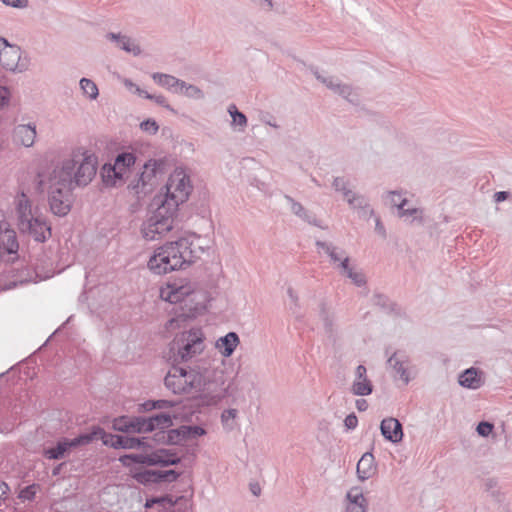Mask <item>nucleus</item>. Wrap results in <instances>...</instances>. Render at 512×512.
Here are the masks:
<instances>
[{
    "label": "nucleus",
    "mask_w": 512,
    "mask_h": 512,
    "mask_svg": "<svg viewBox=\"0 0 512 512\" xmlns=\"http://www.w3.org/2000/svg\"><path fill=\"white\" fill-rule=\"evenodd\" d=\"M18 242L15 231L5 228L0 231V256H7V261L13 262L17 258Z\"/></svg>",
    "instance_id": "2eb2a0df"
},
{
    "label": "nucleus",
    "mask_w": 512,
    "mask_h": 512,
    "mask_svg": "<svg viewBox=\"0 0 512 512\" xmlns=\"http://www.w3.org/2000/svg\"><path fill=\"white\" fill-rule=\"evenodd\" d=\"M374 456L371 453H365L357 463V475L360 480H366L375 473Z\"/></svg>",
    "instance_id": "393cba45"
},
{
    "label": "nucleus",
    "mask_w": 512,
    "mask_h": 512,
    "mask_svg": "<svg viewBox=\"0 0 512 512\" xmlns=\"http://www.w3.org/2000/svg\"><path fill=\"white\" fill-rule=\"evenodd\" d=\"M172 404L166 400H158V401H147L143 404L145 410L152 409H164L170 407Z\"/></svg>",
    "instance_id": "4c0bfd02"
},
{
    "label": "nucleus",
    "mask_w": 512,
    "mask_h": 512,
    "mask_svg": "<svg viewBox=\"0 0 512 512\" xmlns=\"http://www.w3.org/2000/svg\"><path fill=\"white\" fill-rule=\"evenodd\" d=\"M332 187L336 192H340L345 200L349 196H352L354 192L349 188V181L344 177H335L332 182Z\"/></svg>",
    "instance_id": "7c9ffc66"
},
{
    "label": "nucleus",
    "mask_w": 512,
    "mask_h": 512,
    "mask_svg": "<svg viewBox=\"0 0 512 512\" xmlns=\"http://www.w3.org/2000/svg\"><path fill=\"white\" fill-rule=\"evenodd\" d=\"M98 432H91L89 434L80 435L74 439H63L57 443L55 447L46 448L44 456L48 459H61L68 453L71 448L79 445L88 444L97 438Z\"/></svg>",
    "instance_id": "f8f14e48"
},
{
    "label": "nucleus",
    "mask_w": 512,
    "mask_h": 512,
    "mask_svg": "<svg viewBox=\"0 0 512 512\" xmlns=\"http://www.w3.org/2000/svg\"><path fill=\"white\" fill-rule=\"evenodd\" d=\"M136 89H135V92L139 95V96H142V89L139 88L138 86H135Z\"/></svg>",
    "instance_id": "864d4df0"
},
{
    "label": "nucleus",
    "mask_w": 512,
    "mask_h": 512,
    "mask_svg": "<svg viewBox=\"0 0 512 512\" xmlns=\"http://www.w3.org/2000/svg\"><path fill=\"white\" fill-rule=\"evenodd\" d=\"M36 493V486L35 485H31V486H28L24 489H22L19 493V497L21 499H27V500H30L33 498V496L35 495Z\"/></svg>",
    "instance_id": "a19ab883"
},
{
    "label": "nucleus",
    "mask_w": 512,
    "mask_h": 512,
    "mask_svg": "<svg viewBox=\"0 0 512 512\" xmlns=\"http://www.w3.org/2000/svg\"><path fill=\"white\" fill-rule=\"evenodd\" d=\"M145 92H146V91L142 90V96H141V97H143V98H144Z\"/></svg>",
    "instance_id": "13d9d810"
},
{
    "label": "nucleus",
    "mask_w": 512,
    "mask_h": 512,
    "mask_svg": "<svg viewBox=\"0 0 512 512\" xmlns=\"http://www.w3.org/2000/svg\"><path fill=\"white\" fill-rule=\"evenodd\" d=\"M171 425V417L165 413L158 414L147 420L122 416L113 421V428L122 432H147L158 428L164 429Z\"/></svg>",
    "instance_id": "0eeeda50"
},
{
    "label": "nucleus",
    "mask_w": 512,
    "mask_h": 512,
    "mask_svg": "<svg viewBox=\"0 0 512 512\" xmlns=\"http://www.w3.org/2000/svg\"><path fill=\"white\" fill-rule=\"evenodd\" d=\"M346 201L353 210L357 211L361 220L369 221L374 215V210L364 195L353 192Z\"/></svg>",
    "instance_id": "a211bd4d"
},
{
    "label": "nucleus",
    "mask_w": 512,
    "mask_h": 512,
    "mask_svg": "<svg viewBox=\"0 0 512 512\" xmlns=\"http://www.w3.org/2000/svg\"><path fill=\"white\" fill-rule=\"evenodd\" d=\"M356 407L359 411H365L368 408V403L365 399H359L356 401Z\"/></svg>",
    "instance_id": "09e8293b"
},
{
    "label": "nucleus",
    "mask_w": 512,
    "mask_h": 512,
    "mask_svg": "<svg viewBox=\"0 0 512 512\" xmlns=\"http://www.w3.org/2000/svg\"><path fill=\"white\" fill-rule=\"evenodd\" d=\"M383 203L391 208H397L400 217L412 218V221L423 222V209L415 207H407L408 200L403 196L402 191H388L382 196Z\"/></svg>",
    "instance_id": "9b49d317"
},
{
    "label": "nucleus",
    "mask_w": 512,
    "mask_h": 512,
    "mask_svg": "<svg viewBox=\"0 0 512 512\" xmlns=\"http://www.w3.org/2000/svg\"><path fill=\"white\" fill-rule=\"evenodd\" d=\"M126 86H134V84L131 81H126Z\"/></svg>",
    "instance_id": "6e6d98bb"
},
{
    "label": "nucleus",
    "mask_w": 512,
    "mask_h": 512,
    "mask_svg": "<svg viewBox=\"0 0 512 512\" xmlns=\"http://www.w3.org/2000/svg\"><path fill=\"white\" fill-rule=\"evenodd\" d=\"M29 234L34 237L38 242H43L48 236L51 235L49 226H28Z\"/></svg>",
    "instance_id": "72a5a7b5"
},
{
    "label": "nucleus",
    "mask_w": 512,
    "mask_h": 512,
    "mask_svg": "<svg viewBox=\"0 0 512 512\" xmlns=\"http://www.w3.org/2000/svg\"><path fill=\"white\" fill-rule=\"evenodd\" d=\"M6 224L4 220L0 221V225Z\"/></svg>",
    "instance_id": "bf43d9fd"
},
{
    "label": "nucleus",
    "mask_w": 512,
    "mask_h": 512,
    "mask_svg": "<svg viewBox=\"0 0 512 512\" xmlns=\"http://www.w3.org/2000/svg\"><path fill=\"white\" fill-rule=\"evenodd\" d=\"M250 489H251L252 493L256 496H258L261 492V488L258 483L251 484Z\"/></svg>",
    "instance_id": "3c124183"
},
{
    "label": "nucleus",
    "mask_w": 512,
    "mask_h": 512,
    "mask_svg": "<svg viewBox=\"0 0 512 512\" xmlns=\"http://www.w3.org/2000/svg\"><path fill=\"white\" fill-rule=\"evenodd\" d=\"M338 95L342 96L344 99L349 101L350 103L358 102V95L354 92L353 88L350 85L340 83L337 87L336 92Z\"/></svg>",
    "instance_id": "473e14b6"
},
{
    "label": "nucleus",
    "mask_w": 512,
    "mask_h": 512,
    "mask_svg": "<svg viewBox=\"0 0 512 512\" xmlns=\"http://www.w3.org/2000/svg\"><path fill=\"white\" fill-rule=\"evenodd\" d=\"M164 501H168L170 506L174 505L173 501L170 498H153V499L147 500L146 507H152L154 504L164 502Z\"/></svg>",
    "instance_id": "de8ad7c7"
},
{
    "label": "nucleus",
    "mask_w": 512,
    "mask_h": 512,
    "mask_svg": "<svg viewBox=\"0 0 512 512\" xmlns=\"http://www.w3.org/2000/svg\"><path fill=\"white\" fill-rule=\"evenodd\" d=\"M10 91L7 87L0 85V106H5L9 103Z\"/></svg>",
    "instance_id": "79ce46f5"
},
{
    "label": "nucleus",
    "mask_w": 512,
    "mask_h": 512,
    "mask_svg": "<svg viewBox=\"0 0 512 512\" xmlns=\"http://www.w3.org/2000/svg\"><path fill=\"white\" fill-rule=\"evenodd\" d=\"M165 194L155 196L152 202L156 206L153 224H164L173 220L178 208L185 203L193 191L190 175L183 167H176L165 185Z\"/></svg>",
    "instance_id": "39448f33"
},
{
    "label": "nucleus",
    "mask_w": 512,
    "mask_h": 512,
    "mask_svg": "<svg viewBox=\"0 0 512 512\" xmlns=\"http://www.w3.org/2000/svg\"><path fill=\"white\" fill-rule=\"evenodd\" d=\"M228 113L232 118V125L240 126L241 130L247 125V117L244 113L240 112L234 104L228 107Z\"/></svg>",
    "instance_id": "2f4dec72"
},
{
    "label": "nucleus",
    "mask_w": 512,
    "mask_h": 512,
    "mask_svg": "<svg viewBox=\"0 0 512 512\" xmlns=\"http://www.w3.org/2000/svg\"><path fill=\"white\" fill-rule=\"evenodd\" d=\"M459 383L465 388L478 389L482 386L483 380L476 369L470 368L460 375Z\"/></svg>",
    "instance_id": "bb28decb"
},
{
    "label": "nucleus",
    "mask_w": 512,
    "mask_h": 512,
    "mask_svg": "<svg viewBox=\"0 0 512 512\" xmlns=\"http://www.w3.org/2000/svg\"><path fill=\"white\" fill-rule=\"evenodd\" d=\"M200 237L189 233L176 241H168L156 248L147 262V268L155 275H166L190 265L203 251L198 244Z\"/></svg>",
    "instance_id": "7ed1b4c3"
},
{
    "label": "nucleus",
    "mask_w": 512,
    "mask_h": 512,
    "mask_svg": "<svg viewBox=\"0 0 512 512\" xmlns=\"http://www.w3.org/2000/svg\"><path fill=\"white\" fill-rule=\"evenodd\" d=\"M172 228L173 226H143L141 234L148 242L168 240Z\"/></svg>",
    "instance_id": "5701e85b"
},
{
    "label": "nucleus",
    "mask_w": 512,
    "mask_h": 512,
    "mask_svg": "<svg viewBox=\"0 0 512 512\" xmlns=\"http://www.w3.org/2000/svg\"><path fill=\"white\" fill-rule=\"evenodd\" d=\"M204 335L200 329H192L181 333L174 344L177 347L178 354L183 360H188L202 352Z\"/></svg>",
    "instance_id": "9d476101"
},
{
    "label": "nucleus",
    "mask_w": 512,
    "mask_h": 512,
    "mask_svg": "<svg viewBox=\"0 0 512 512\" xmlns=\"http://www.w3.org/2000/svg\"><path fill=\"white\" fill-rule=\"evenodd\" d=\"M315 75H316V78L318 80H320L323 84H325L328 89L332 90L333 92H336L337 87L339 86L340 82H338L333 77H323L320 74H318L317 72L315 73Z\"/></svg>",
    "instance_id": "58836bf2"
},
{
    "label": "nucleus",
    "mask_w": 512,
    "mask_h": 512,
    "mask_svg": "<svg viewBox=\"0 0 512 512\" xmlns=\"http://www.w3.org/2000/svg\"><path fill=\"white\" fill-rule=\"evenodd\" d=\"M239 343L238 335L235 332H229L216 341L215 347L223 357H230Z\"/></svg>",
    "instance_id": "4be33fe9"
},
{
    "label": "nucleus",
    "mask_w": 512,
    "mask_h": 512,
    "mask_svg": "<svg viewBox=\"0 0 512 512\" xmlns=\"http://www.w3.org/2000/svg\"><path fill=\"white\" fill-rule=\"evenodd\" d=\"M493 430V425L489 422H481L477 426V432L481 436H488Z\"/></svg>",
    "instance_id": "ea45409f"
},
{
    "label": "nucleus",
    "mask_w": 512,
    "mask_h": 512,
    "mask_svg": "<svg viewBox=\"0 0 512 512\" xmlns=\"http://www.w3.org/2000/svg\"><path fill=\"white\" fill-rule=\"evenodd\" d=\"M159 297L170 304L180 305L190 316L206 309V293L188 278L178 277L164 282L159 288Z\"/></svg>",
    "instance_id": "423d86ee"
},
{
    "label": "nucleus",
    "mask_w": 512,
    "mask_h": 512,
    "mask_svg": "<svg viewBox=\"0 0 512 512\" xmlns=\"http://www.w3.org/2000/svg\"><path fill=\"white\" fill-rule=\"evenodd\" d=\"M164 163L162 160L151 159L143 166L142 172L139 174L137 183L134 188L147 192L155 184L157 174L163 172Z\"/></svg>",
    "instance_id": "ddd939ff"
},
{
    "label": "nucleus",
    "mask_w": 512,
    "mask_h": 512,
    "mask_svg": "<svg viewBox=\"0 0 512 512\" xmlns=\"http://www.w3.org/2000/svg\"><path fill=\"white\" fill-rule=\"evenodd\" d=\"M140 128L150 135H155L159 130V125L154 119L149 118L140 123Z\"/></svg>",
    "instance_id": "c9c22d12"
},
{
    "label": "nucleus",
    "mask_w": 512,
    "mask_h": 512,
    "mask_svg": "<svg viewBox=\"0 0 512 512\" xmlns=\"http://www.w3.org/2000/svg\"><path fill=\"white\" fill-rule=\"evenodd\" d=\"M18 224H47L38 205H34L23 191L14 198Z\"/></svg>",
    "instance_id": "1a4fd4ad"
},
{
    "label": "nucleus",
    "mask_w": 512,
    "mask_h": 512,
    "mask_svg": "<svg viewBox=\"0 0 512 512\" xmlns=\"http://www.w3.org/2000/svg\"><path fill=\"white\" fill-rule=\"evenodd\" d=\"M381 433L385 439L397 443L403 438L402 425L396 418L383 419L380 425Z\"/></svg>",
    "instance_id": "412c9836"
},
{
    "label": "nucleus",
    "mask_w": 512,
    "mask_h": 512,
    "mask_svg": "<svg viewBox=\"0 0 512 512\" xmlns=\"http://www.w3.org/2000/svg\"><path fill=\"white\" fill-rule=\"evenodd\" d=\"M236 415H237V411L235 409H228V410H225L223 413H222V422L225 424V425H229V421L230 420H234L236 418Z\"/></svg>",
    "instance_id": "37998d69"
},
{
    "label": "nucleus",
    "mask_w": 512,
    "mask_h": 512,
    "mask_svg": "<svg viewBox=\"0 0 512 512\" xmlns=\"http://www.w3.org/2000/svg\"><path fill=\"white\" fill-rule=\"evenodd\" d=\"M318 246L330 256L331 261L333 263H338V267L341 269V272L347 275L356 285H362L365 280L364 276L361 273L353 272L352 269L348 265V258L338 256L335 249H331L324 243H318Z\"/></svg>",
    "instance_id": "4468645a"
},
{
    "label": "nucleus",
    "mask_w": 512,
    "mask_h": 512,
    "mask_svg": "<svg viewBox=\"0 0 512 512\" xmlns=\"http://www.w3.org/2000/svg\"><path fill=\"white\" fill-rule=\"evenodd\" d=\"M136 162V156L132 152H121L119 153L114 161L113 166H109L108 169V177H112L114 179H122L124 173L132 167Z\"/></svg>",
    "instance_id": "dca6fc26"
},
{
    "label": "nucleus",
    "mask_w": 512,
    "mask_h": 512,
    "mask_svg": "<svg viewBox=\"0 0 512 512\" xmlns=\"http://www.w3.org/2000/svg\"><path fill=\"white\" fill-rule=\"evenodd\" d=\"M179 456L167 449H159L150 454H131L120 457L119 461L128 469L129 475L141 484L173 482L178 473L174 470L155 471L148 470L144 465L168 466L176 464Z\"/></svg>",
    "instance_id": "20e7f679"
},
{
    "label": "nucleus",
    "mask_w": 512,
    "mask_h": 512,
    "mask_svg": "<svg viewBox=\"0 0 512 512\" xmlns=\"http://www.w3.org/2000/svg\"><path fill=\"white\" fill-rule=\"evenodd\" d=\"M182 94L190 99L202 100L205 97L204 92L196 85L189 84L182 80L178 93Z\"/></svg>",
    "instance_id": "c85d7f7f"
},
{
    "label": "nucleus",
    "mask_w": 512,
    "mask_h": 512,
    "mask_svg": "<svg viewBox=\"0 0 512 512\" xmlns=\"http://www.w3.org/2000/svg\"><path fill=\"white\" fill-rule=\"evenodd\" d=\"M375 224H376V225L381 224V223H380V219H379V218H375Z\"/></svg>",
    "instance_id": "4d7b16f0"
},
{
    "label": "nucleus",
    "mask_w": 512,
    "mask_h": 512,
    "mask_svg": "<svg viewBox=\"0 0 512 512\" xmlns=\"http://www.w3.org/2000/svg\"><path fill=\"white\" fill-rule=\"evenodd\" d=\"M5 5L14 8H22L27 5V0H1Z\"/></svg>",
    "instance_id": "c03bdc74"
},
{
    "label": "nucleus",
    "mask_w": 512,
    "mask_h": 512,
    "mask_svg": "<svg viewBox=\"0 0 512 512\" xmlns=\"http://www.w3.org/2000/svg\"><path fill=\"white\" fill-rule=\"evenodd\" d=\"M9 487L6 483H0V501L7 495Z\"/></svg>",
    "instance_id": "8fccbe9b"
},
{
    "label": "nucleus",
    "mask_w": 512,
    "mask_h": 512,
    "mask_svg": "<svg viewBox=\"0 0 512 512\" xmlns=\"http://www.w3.org/2000/svg\"><path fill=\"white\" fill-rule=\"evenodd\" d=\"M285 199L287 203L290 205L291 211L300 217L301 220L306 221L307 220V213L305 208L302 206L301 203L295 201L291 196L285 195Z\"/></svg>",
    "instance_id": "f704fd0d"
},
{
    "label": "nucleus",
    "mask_w": 512,
    "mask_h": 512,
    "mask_svg": "<svg viewBox=\"0 0 512 512\" xmlns=\"http://www.w3.org/2000/svg\"><path fill=\"white\" fill-rule=\"evenodd\" d=\"M0 65L7 71L23 73L28 70L30 59L18 45L10 44L4 37H0Z\"/></svg>",
    "instance_id": "6e6552de"
},
{
    "label": "nucleus",
    "mask_w": 512,
    "mask_h": 512,
    "mask_svg": "<svg viewBox=\"0 0 512 512\" xmlns=\"http://www.w3.org/2000/svg\"><path fill=\"white\" fill-rule=\"evenodd\" d=\"M344 423L348 429H353L357 426L358 419L354 414H350L345 418Z\"/></svg>",
    "instance_id": "a18cd8bd"
},
{
    "label": "nucleus",
    "mask_w": 512,
    "mask_h": 512,
    "mask_svg": "<svg viewBox=\"0 0 512 512\" xmlns=\"http://www.w3.org/2000/svg\"><path fill=\"white\" fill-rule=\"evenodd\" d=\"M366 373L367 370L363 365H359L356 368V377L351 386V390L355 395L366 396L371 394L373 386Z\"/></svg>",
    "instance_id": "6ab92c4d"
},
{
    "label": "nucleus",
    "mask_w": 512,
    "mask_h": 512,
    "mask_svg": "<svg viewBox=\"0 0 512 512\" xmlns=\"http://www.w3.org/2000/svg\"><path fill=\"white\" fill-rule=\"evenodd\" d=\"M93 432H98L96 439H101L105 445H111L113 447H122L127 449H132L139 447L144 444L137 438H129L123 436H114L111 434L105 433L102 429L98 428Z\"/></svg>",
    "instance_id": "f3484780"
},
{
    "label": "nucleus",
    "mask_w": 512,
    "mask_h": 512,
    "mask_svg": "<svg viewBox=\"0 0 512 512\" xmlns=\"http://www.w3.org/2000/svg\"><path fill=\"white\" fill-rule=\"evenodd\" d=\"M144 98L154 100L157 104L161 105L167 110L175 112V110L169 105L167 99L163 95H153L148 92H145Z\"/></svg>",
    "instance_id": "e433bc0d"
},
{
    "label": "nucleus",
    "mask_w": 512,
    "mask_h": 512,
    "mask_svg": "<svg viewBox=\"0 0 512 512\" xmlns=\"http://www.w3.org/2000/svg\"><path fill=\"white\" fill-rule=\"evenodd\" d=\"M36 138V126L34 124H19L14 128L13 139L16 143L25 147H31Z\"/></svg>",
    "instance_id": "aec40b11"
},
{
    "label": "nucleus",
    "mask_w": 512,
    "mask_h": 512,
    "mask_svg": "<svg viewBox=\"0 0 512 512\" xmlns=\"http://www.w3.org/2000/svg\"><path fill=\"white\" fill-rule=\"evenodd\" d=\"M80 88L84 95L89 99L94 100L99 95V90L95 82L88 78H82L79 82Z\"/></svg>",
    "instance_id": "c756f323"
},
{
    "label": "nucleus",
    "mask_w": 512,
    "mask_h": 512,
    "mask_svg": "<svg viewBox=\"0 0 512 512\" xmlns=\"http://www.w3.org/2000/svg\"><path fill=\"white\" fill-rule=\"evenodd\" d=\"M165 385L174 394H190L201 391L207 404H217L227 395L223 371L203 374L199 370L173 366L165 377Z\"/></svg>",
    "instance_id": "f03ea898"
},
{
    "label": "nucleus",
    "mask_w": 512,
    "mask_h": 512,
    "mask_svg": "<svg viewBox=\"0 0 512 512\" xmlns=\"http://www.w3.org/2000/svg\"><path fill=\"white\" fill-rule=\"evenodd\" d=\"M268 124L274 128H278V125L276 123L268 122Z\"/></svg>",
    "instance_id": "5fc2aeb1"
},
{
    "label": "nucleus",
    "mask_w": 512,
    "mask_h": 512,
    "mask_svg": "<svg viewBox=\"0 0 512 512\" xmlns=\"http://www.w3.org/2000/svg\"><path fill=\"white\" fill-rule=\"evenodd\" d=\"M510 196V192L508 191H498L496 193H494V202L496 203H500V202H503L505 201L506 199H508Z\"/></svg>",
    "instance_id": "49530a36"
},
{
    "label": "nucleus",
    "mask_w": 512,
    "mask_h": 512,
    "mask_svg": "<svg viewBox=\"0 0 512 512\" xmlns=\"http://www.w3.org/2000/svg\"><path fill=\"white\" fill-rule=\"evenodd\" d=\"M153 80L160 86L166 88L172 93H178L180 84L182 82L181 79L176 78L173 75L170 74H164V73H154L152 75Z\"/></svg>",
    "instance_id": "cd10ccee"
},
{
    "label": "nucleus",
    "mask_w": 512,
    "mask_h": 512,
    "mask_svg": "<svg viewBox=\"0 0 512 512\" xmlns=\"http://www.w3.org/2000/svg\"><path fill=\"white\" fill-rule=\"evenodd\" d=\"M106 37L107 39L115 42L116 45L125 52L132 53L134 56H138L141 53L139 45L135 44V42L126 35L110 32Z\"/></svg>",
    "instance_id": "b1692460"
},
{
    "label": "nucleus",
    "mask_w": 512,
    "mask_h": 512,
    "mask_svg": "<svg viewBox=\"0 0 512 512\" xmlns=\"http://www.w3.org/2000/svg\"><path fill=\"white\" fill-rule=\"evenodd\" d=\"M97 157L84 151L74 154L72 159L62 162L53 170L49 185V205L51 212L65 216L71 209L72 191L76 187L87 186L97 172Z\"/></svg>",
    "instance_id": "f257e3e1"
},
{
    "label": "nucleus",
    "mask_w": 512,
    "mask_h": 512,
    "mask_svg": "<svg viewBox=\"0 0 512 512\" xmlns=\"http://www.w3.org/2000/svg\"><path fill=\"white\" fill-rule=\"evenodd\" d=\"M156 436L159 438V440H164L165 439V432L164 431H160V432L156 433Z\"/></svg>",
    "instance_id": "603ef678"
},
{
    "label": "nucleus",
    "mask_w": 512,
    "mask_h": 512,
    "mask_svg": "<svg viewBox=\"0 0 512 512\" xmlns=\"http://www.w3.org/2000/svg\"><path fill=\"white\" fill-rule=\"evenodd\" d=\"M347 499L349 500L347 512H365L366 499L360 488H352L347 494Z\"/></svg>",
    "instance_id": "a878e982"
}]
</instances>
